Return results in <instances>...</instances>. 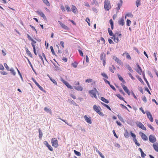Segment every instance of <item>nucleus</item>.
I'll use <instances>...</instances> for the list:
<instances>
[{
	"label": "nucleus",
	"mask_w": 158,
	"mask_h": 158,
	"mask_svg": "<svg viewBox=\"0 0 158 158\" xmlns=\"http://www.w3.org/2000/svg\"><path fill=\"white\" fill-rule=\"evenodd\" d=\"M47 147L48 148V149L51 151H52L53 150V148L51 147V146L49 144L48 145Z\"/></svg>",
	"instance_id": "obj_51"
},
{
	"label": "nucleus",
	"mask_w": 158,
	"mask_h": 158,
	"mask_svg": "<svg viewBox=\"0 0 158 158\" xmlns=\"http://www.w3.org/2000/svg\"><path fill=\"white\" fill-rule=\"evenodd\" d=\"M52 145L56 148H57L58 146V141L56 138H53L52 139Z\"/></svg>",
	"instance_id": "obj_4"
},
{
	"label": "nucleus",
	"mask_w": 158,
	"mask_h": 158,
	"mask_svg": "<svg viewBox=\"0 0 158 158\" xmlns=\"http://www.w3.org/2000/svg\"><path fill=\"white\" fill-rule=\"evenodd\" d=\"M120 2L118 3V7L116 8V9L118 10H119L121 7L122 6V4H123V1L122 0H120Z\"/></svg>",
	"instance_id": "obj_16"
},
{
	"label": "nucleus",
	"mask_w": 158,
	"mask_h": 158,
	"mask_svg": "<svg viewBox=\"0 0 158 158\" xmlns=\"http://www.w3.org/2000/svg\"><path fill=\"white\" fill-rule=\"evenodd\" d=\"M142 99L143 101V102L145 103L147 101L146 98L145 96H143V97L142 98Z\"/></svg>",
	"instance_id": "obj_56"
},
{
	"label": "nucleus",
	"mask_w": 158,
	"mask_h": 158,
	"mask_svg": "<svg viewBox=\"0 0 158 158\" xmlns=\"http://www.w3.org/2000/svg\"><path fill=\"white\" fill-rule=\"evenodd\" d=\"M26 51V53L30 57L32 58V56L31 53V52L29 51L28 48H25Z\"/></svg>",
	"instance_id": "obj_27"
},
{
	"label": "nucleus",
	"mask_w": 158,
	"mask_h": 158,
	"mask_svg": "<svg viewBox=\"0 0 158 158\" xmlns=\"http://www.w3.org/2000/svg\"><path fill=\"white\" fill-rule=\"evenodd\" d=\"M89 92L91 97H94L96 99L97 98L96 94H99L96 88H94L92 90H89Z\"/></svg>",
	"instance_id": "obj_1"
},
{
	"label": "nucleus",
	"mask_w": 158,
	"mask_h": 158,
	"mask_svg": "<svg viewBox=\"0 0 158 158\" xmlns=\"http://www.w3.org/2000/svg\"><path fill=\"white\" fill-rule=\"evenodd\" d=\"M50 49H51V51H52V53L53 55H55V52H54V50L53 47L52 46H51L50 47Z\"/></svg>",
	"instance_id": "obj_48"
},
{
	"label": "nucleus",
	"mask_w": 158,
	"mask_h": 158,
	"mask_svg": "<svg viewBox=\"0 0 158 158\" xmlns=\"http://www.w3.org/2000/svg\"><path fill=\"white\" fill-rule=\"evenodd\" d=\"M93 2H94V4H95V5L96 6H98L99 4H98V2L96 0H94Z\"/></svg>",
	"instance_id": "obj_54"
},
{
	"label": "nucleus",
	"mask_w": 158,
	"mask_h": 158,
	"mask_svg": "<svg viewBox=\"0 0 158 158\" xmlns=\"http://www.w3.org/2000/svg\"><path fill=\"white\" fill-rule=\"evenodd\" d=\"M61 81L67 86V87L70 89H73V87L71 85H70L68 82L64 81L62 79H61Z\"/></svg>",
	"instance_id": "obj_10"
},
{
	"label": "nucleus",
	"mask_w": 158,
	"mask_h": 158,
	"mask_svg": "<svg viewBox=\"0 0 158 158\" xmlns=\"http://www.w3.org/2000/svg\"><path fill=\"white\" fill-rule=\"evenodd\" d=\"M85 21L87 22L89 25L90 26V19H89V18H87L86 19Z\"/></svg>",
	"instance_id": "obj_47"
},
{
	"label": "nucleus",
	"mask_w": 158,
	"mask_h": 158,
	"mask_svg": "<svg viewBox=\"0 0 158 158\" xmlns=\"http://www.w3.org/2000/svg\"><path fill=\"white\" fill-rule=\"evenodd\" d=\"M125 131V132L124 134V136L125 137L127 138L128 137L129 134L127 130H126Z\"/></svg>",
	"instance_id": "obj_40"
},
{
	"label": "nucleus",
	"mask_w": 158,
	"mask_h": 158,
	"mask_svg": "<svg viewBox=\"0 0 158 158\" xmlns=\"http://www.w3.org/2000/svg\"><path fill=\"white\" fill-rule=\"evenodd\" d=\"M17 69L18 73L19 74V76H20V77H21L22 81H23V77H22V75H21V74L20 73L18 69L17 68Z\"/></svg>",
	"instance_id": "obj_45"
},
{
	"label": "nucleus",
	"mask_w": 158,
	"mask_h": 158,
	"mask_svg": "<svg viewBox=\"0 0 158 158\" xmlns=\"http://www.w3.org/2000/svg\"><path fill=\"white\" fill-rule=\"evenodd\" d=\"M139 134L141 135L144 141L147 140L148 139V138L146 135L144 134L142 132H140Z\"/></svg>",
	"instance_id": "obj_12"
},
{
	"label": "nucleus",
	"mask_w": 158,
	"mask_h": 158,
	"mask_svg": "<svg viewBox=\"0 0 158 158\" xmlns=\"http://www.w3.org/2000/svg\"><path fill=\"white\" fill-rule=\"evenodd\" d=\"M131 21L128 19H127V26H130L131 24Z\"/></svg>",
	"instance_id": "obj_46"
},
{
	"label": "nucleus",
	"mask_w": 158,
	"mask_h": 158,
	"mask_svg": "<svg viewBox=\"0 0 158 158\" xmlns=\"http://www.w3.org/2000/svg\"><path fill=\"white\" fill-rule=\"evenodd\" d=\"M136 65L138 67V69L136 71L139 74L141 75L142 72V69L138 64L137 63Z\"/></svg>",
	"instance_id": "obj_15"
},
{
	"label": "nucleus",
	"mask_w": 158,
	"mask_h": 158,
	"mask_svg": "<svg viewBox=\"0 0 158 158\" xmlns=\"http://www.w3.org/2000/svg\"><path fill=\"white\" fill-rule=\"evenodd\" d=\"M11 73L13 74V75L15 76L16 74V73L14 71V69L13 68H11L10 70Z\"/></svg>",
	"instance_id": "obj_34"
},
{
	"label": "nucleus",
	"mask_w": 158,
	"mask_h": 158,
	"mask_svg": "<svg viewBox=\"0 0 158 158\" xmlns=\"http://www.w3.org/2000/svg\"><path fill=\"white\" fill-rule=\"evenodd\" d=\"M98 153L99 155L102 158H105L104 156H103L100 151H98Z\"/></svg>",
	"instance_id": "obj_55"
},
{
	"label": "nucleus",
	"mask_w": 158,
	"mask_h": 158,
	"mask_svg": "<svg viewBox=\"0 0 158 158\" xmlns=\"http://www.w3.org/2000/svg\"><path fill=\"white\" fill-rule=\"evenodd\" d=\"M104 7L105 10L108 11L111 8V6L110 1L105 0L104 2Z\"/></svg>",
	"instance_id": "obj_2"
},
{
	"label": "nucleus",
	"mask_w": 158,
	"mask_h": 158,
	"mask_svg": "<svg viewBox=\"0 0 158 158\" xmlns=\"http://www.w3.org/2000/svg\"><path fill=\"white\" fill-rule=\"evenodd\" d=\"M126 58L128 60H131V58L130 56L129 55L128 53H127L126 54Z\"/></svg>",
	"instance_id": "obj_42"
},
{
	"label": "nucleus",
	"mask_w": 158,
	"mask_h": 158,
	"mask_svg": "<svg viewBox=\"0 0 158 158\" xmlns=\"http://www.w3.org/2000/svg\"><path fill=\"white\" fill-rule=\"evenodd\" d=\"M4 65L7 70H8V71L10 70L9 67L7 65V64L6 63H4Z\"/></svg>",
	"instance_id": "obj_49"
},
{
	"label": "nucleus",
	"mask_w": 158,
	"mask_h": 158,
	"mask_svg": "<svg viewBox=\"0 0 158 158\" xmlns=\"http://www.w3.org/2000/svg\"><path fill=\"white\" fill-rule=\"evenodd\" d=\"M126 68L127 69L131 72L133 73V71L129 65L127 64L126 65Z\"/></svg>",
	"instance_id": "obj_24"
},
{
	"label": "nucleus",
	"mask_w": 158,
	"mask_h": 158,
	"mask_svg": "<svg viewBox=\"0 0 158 158\" xmlns=\"http://www.w3.org/2000/svg\"><path fill=\"white\" fill-rule=\"evenodd\" d=\"M118 118L119 119V120L122 122L123 121V118L120 115H118Z\"/></svg>",
	"instance_id": "obj_53"
},
{
	"label": "nucleus",
	"mask_w": 158,
	"mask_h": 158,
	"mask_svg": "<svg viewBox=\"0 0 158 158\" xmlns=\"http://www.w3.org/2000/svg\"><path fill=\"white\" fill-rule=\"evenodd\" d=\"M84 118L87 123L90 124L92 123V122L91 117H88L86 115H85L84 116Z\"/></svg>",
	"instance_id": "obj_8"
},
{
	"label": "nucleus",
	"mask_w": 158,
	"mask_h": 158,
	"mask_svg": "<svg viewBox=\"0 0 158 158\" xmlns=\"http://www.w3.org/2000/svg\"><path fill=\"white\" fill-rule=\"evenodd\" d=\"M116 96L121 100H124V98L120 94H118L116 95Z\"/></svg>",
	"instance_id": "obj_38"
},
{
	"label": "nucleus",
	"mask_w": 158,
	"mask_h": 158,
	"mask_svg": "<svg viewBox=\"0 0 158 158\" xmlns=\"http://www.w3.org/2000/svg\"><path fill=\"white\" fill-rule=\"evenodd\" d=\"M101 75L105 78L108 79V77L107 76V75L105 73H101Z\"/></svg>",
	"instance_id": "obj_43"
},
{
	"label": "nucleus",
	"mask_w": 158,
	"mask_h": 158,
	"mask_svg": "<svg viewBox=\"0 0 158 158\" xmlns=\"http://www.w3.org/2000/svg\"><path fill=\"white\" fill-rule=\"evenodd\" d=\"M60 8L63 12L65 11L63 5H61L60 6Z\"/></svg>",
	"instance_id": "obj_59"
},
{
	"label": "nucleus",
	"mask_w": 158,
	"mask_h": 158,
	"mask_svg": "<svg viewBox=\"0 0 158 158\" xmlns=\"http://www.w3.org/2000/svg\"><path fill=\"white\" fill-rule=\"evenodd\" d=\"M93 81V80L91 79H87L85 80V82L88 83H90Z\"/></svg>",
	"instance_id": "obj_50"
},
{
	"label": "nucleus",
	"mask_w": 158,
	"mask_h": 158,
	"mask_svg": "<svg viewBox=\"0 0 158 158\" xmlns=\"http://www.w3.org/2000/svg\"><path fill=\"white\" fill-rule=\"evenodd\" d=\"M133 139L134 142L138 146H140V144L138 143L137 140L136 138H134Z\"/></svg>",
	"instance_id": "obj_31"
},
{
	"label": "nucleus",
	"mask_w": 158,
	"mask_h": 158,
	"mask_svg": "<svg viewBox=\"0 0 158 158\" xmlns=\"http://www.w3.org/2000/svg\"><path fill=\"white\" fill-rule=\"evenodd\" d=\"M73 87L75 89L78 91H81L83 90V88L81 86H73Z\"/></svg>",
	"instance_id": "obj_20"
},
{
	"label": "nucleus",
	"mask_w": 158,
	"mask_h": 158,
	"mask_svg": "<svg viewBox=\"0 0 158 158\" xmlns=\"http://www.w3.org/2000/svg\"><path fill=\"white\" fill-rule=\"evenodd\" d=\"M128 74L129 75V77L131 78L132 79L135 80V78L134 77L132 76V75L131 73H129Z\"/></svg>",
	"instance_id": "obj_60"
},
{
	"label": "nucleus",
	"mask_w": 158,
	"mask_h": 158,
	"mask_svg": "<svg viewBox=\"0 0 158 158\" xmlns=\"http://www.w3.org/2000/svg\"><path fill=\"white\" fill-rule=\"evenodd\" d=\"M116 69V68L114 65H112L111 67H109V70L112 73L114 72L113 70Z\"/></svg>",
	"instance_id": "obj_26"
},
{
	"label": "nucleus",
	"mask_w": 158,
	"mask_h": 158,
	"mask_svg": "<svg viewBox=\"0 0 158 158\" xmlns=\"http://www.w3.org/2000/svg\"><path fill=\"white\" fill-rule=\"evenodd\" d=\"M108 33H109V35L110 36H113V33L112 31L110 30V28H108Z\"/></svg>",
	"instance_id": "obj_32"
},
{
	"label": "nucleus",
	"mask_w": 158,
	"mask_h": 158,
	"mask_svg": "<svg viewBox=\"0 0 158 158\" xmlns=\"http://www.w3.org/2000/svg\"><path fill=\"white\" fill-rule=\"evenodd\" d=\"M140 0H136V5L137 7L140 5Z\"/></svg>",
	"instance_id": "obj_37"
},
{
	"label": "nucleus",
	"mask_w": 158,
	"mask_h": 158,
	"mask_svg": "<svg viewBox=\"0 0 158 158\" xmlns=\"http://www.w3.org/2000/svg\"><path fill=\"white\" fill-rule=\"evenodd\" d=\"M101 100L103 102H105V103H108L109 102V101L106 99L105 98H104L102 97L101 98Z\"/></svg>",
	"instance_id": "obj_29"
},
{
	"label": "nucleus",
	"mask_w": 158,
	"mask_h": 158,
	"mask_svg": "<svg viewBox=\"0 0 158 158\" xmlns=\"http://www.w3.org/2000/svg\"><path fill=\"white\" fill-rule=\"evenodd\" d=\"M143 79H144V80L145 81V82H146L148 86V87L149 88V89H150V85H149V83H148V82L147 79L145 78V75H144V72L143 73Z\"/></svg>",
	"instance_id": "obj_22"
},
{
	"label": "nucleus",
	"mask_w": 158,
	"mask_h": 158,
	"mask_svg": "<svg viewBox=\"0 0 158 158\" xmlns=\"http://www.w3.org/2000/svg\"><path fill=\"white\" fill-rule=\"evenodd\" d=\"M50 79L54 84L57 85V83L55 79H52L51 77H50Z\"/></svg>",
	"instance_id": "obj_39"
},
{
	"label": "nucleus",
	"mask_w": 158,
	"mask_h": 158,
	"mask_svg": "<svg viewBox=\"0 0 158 158\" xmlns=\"http://www.w3.org/2000/svg\"><path fill=\"white\" fill-rule=\"evenodd\" d=\"M122 86V87L123 89L127 93L128 95H130V92L129 90V89L127 88V87L125 86L123 84H121Z\"/></svg>",
	"instance_id": "obj_9"
},
{
	"label": "nucleus",
	"mask_w": 158,
	"mask_h": 158,
	"mask_svg": "<svg viewBox=\"0 0 158 158\" xmlns=\"http://www.w3.org/2000/svg\"><path fill=\"white\" fill-rule=\"evenodd\" d=\"M74 152L75 153V154L77 156H80L81 155V153L78 152H77V151H76V150H74Z\"/></svg>",
	"instance_id": "obj_36"
},
{
	"label": "nucleus",
	"mask_w": 158,
	"mask_h": 158,
	"mask_svg": "<svg viewBox=\"0 0 158 158\" xmlns=\"http://www.w3.org/2000/svg\"><path fill=\"white\" fill-rule=\"evenodd\" d=\"M106 54L103 52L102 53L100 56V59L102 60H105Z\"/></svg>",
	"instance_id": "obj_23"
},
{
	"label": "nucleus",
	"mask_w": 158,
	"mask_h": 158,
	"mask_svg": "<svg viewBox=\"0 0 158 158\" xmlns=\"http://www.w3.org/2000/svg\"><path fill=\"white\" fill-rule=\"evenodd\" d=\"M118 78L120 81H122L123 79V77L118 74H117Z\"/></svg>",
	"instance_id": "obj_52"
},
{
	"label": "nucleus",
	"mask_w": 158,
	"mask_h": 158,
	"mask_svg": "<svg viewBox=\"0 0 158 158\" xmlns=\"http://www.w3.org/2000/svg\"><path fill=\"white\" fill-rule=\"evenodd\" d=\"M71 65L75 68H76L77 67V63L76 62H74L72 63Z\"/></svg>",
	"instance_id": "obj_35"
},
{
	"label": "nucleus",
	"mask_w": 158,
	"mask_h": 158,
	"mask_svg": "<svg viewBox=\"0 0 158 158\" xmlns=\"http://www.w3.org/2000/svg\"><path fill=\"white\" fill-rule=\"evenodd\" d=\"M58 23L63 28L66 30L69 29V28L65 25L62 23L60 21H59Z\"/></svg>",
	"instance_id": "obj_13"
},
{
	"label": "nucleus",
	"mask_w": 158,
	"mask_h": 158,
	"mask_svg": "<svg viewBox=\"0 0 158 158\" xmlns=\"http://www.w3.org/2000/svg\"><path fill=\"white\" fill-rule=\"evenodd\" d=\"M141 157L142 158H144L146 156V154H145L143 152H141Z\"/></svg>",
	"instance_id": "obj_57"
},
{
	"label": "nucleus",
	"mask_w": 158,
	"mask_h": 158,
	"mask_svg": "<svg viewBox=\"0 0 158 158\" xmlns=\"http://www.w3.org/2000/svg\"><path fill=\"white\" fill-rule=\"evenodd\" d=\"M113 59L117 63L121 65L123 64L122 62L121 61L119 60V59L115 56H114Z\"/></svg>",
	"instance_id": "obj_14"
},
{
	"label": "nucleus",
	"mask_w": 158,
	"mask_h": 158,
	"mask_svg": "<svg viewBox=\"0 0 158 158\" xmlns=\"http://www.w3.org/2000/svg\"><path fill=\"white\" fill-rule=\"evenodd\" d=\"M149 141L152 143H155L156 141V139L155 136L152 135H149Z\"/></svg>",
	"instance_id": "obj_6"
},
{
	"label": "nucleus",
	"mask_w": 158,
	"mask_h": 158,
	"mask_svg": "<svg viewBox=\"0 0 158 158\" xmlns=\"http://www.w3.org/2000/svg\"><path fill=\"white\" fill-rule=\"evenodd\" d=\"M137 77L139 80L143 85L144 84V83L142 80V79L139 76H136Z\"/></svg>",
	"instance_id": "obj_33"
},
{
	"label": "nucleus",
	"mask_w": 158,
	"mask_h": 158,
	"mask_svg": "<svg viewBox=\"0 0 158 158\" xmlns=\"http://www.w3.org/2000/svg\"><path fill=\"white\" fill-rule=\"evenodd\" d=\"M43 2L47 6H50V4L48 0H42Z\"/></svg>",
	"instance_id": "obj_30"
},
{
	"label": "nucleus",
	"mask_w": 158,
	"mask_h": 158,
	"mask_svg": "<svg viewBox=\"0 0 158 158\" xmlns=\"http://www.w3.org/2000/svg\"><path fill=\"white\" fill-rule=\"evenodd\" d=\"M27 37L29 40L31 41L33 39L28 34H27Z\"/></svg>",
	"instance_id": "obj_62"
},
{
	"label": "nucleus",
	"mask_w": 158,
	"mask_h": 158,
	"mask_svg": "<svg viewBox=\"0 0 158 158\" xmlns=\"http://www.w3.org/2000/svg\"><path fill=\"white\" fill-rule=\"evenodd\" d=\"M153 147L155 150L158 152V143H156L153 144Z\"/></svg>",
	"instance_id": "obj_17"
},
{
	"label": "nucleus",
	"mask_w": 158,
	"mask_h": 158,
	"mask_svg": "<svg viewBox=\"0 0 158 158\" xmlns=\"http://www.w3.org/2000/svg\"><path fill=\"white\" fill-rule=\"evenodd\" d=\"M119 91L123 95H125V93L122 89H119Z\"/></svg>",
	"instance_id": "obj_61"
},
{
	"label": "nucleus",
	"mask_w": 158,
	"mask_h": 158,
	"mask_svg": "<svg viewBox=\"0 0 158 158\" xmlns=\"http://www.w3.org/2000/svg\"><path fill=\"white\" fill-rule=\"evenodd\" d=\"M44 110L47 113H49L50 114H52V111L51 109H48L47 107H45L44 108Z\"/></svg>",
	"instance_id": "obj_25"
},
{
	"label": "nucleus",
	"mask_w": 158,
	"mask_h": 158,
	"mask_svg": "<svg viewBox=\"0 0 158 158\" xmlns=\"http://www.w3.org/2000/svg\"><path fill=\"white\" fill-rule=\"evenodd\" d=\"M92 10L94 12L96 13H97L98 12L97 9L96 8L93 7L92 8Z\"/></svg>",
	"instance_id": "obj_64"
},
{
	"label": "nucleus",
	"mask_w": 158,
	"mask_h": 158,
	"mask_svg": "<svg viewBox=\"0 0 158 158\" xmlns=\"http://www.w3.org/2000/svg\"><path fill=\"white\" fill-rule=\"evenodd\" d=\"M99 108H100V106L98 107L96 105H94L93 106V109L96 112H97L99 115L102 116H104L103 114L100 111Z\"/></svg>",
	"instance_id": "obj_3"
},
{
	"label": "nucleus",
	"mask_w": 158,
	"mask_h": 158,
	"mask_svg": "<svg viewBox=\"0 0 158 158\" xmlns=\"http://www.w3.org/2000/svg\"><path fill=\"white\" fill-rule=\"evenodd\" d=\"M146 114L148 117L150 121L151 122H153V119L151 113L150 112L147 111H146Z\"/></svg>",
	"instance_id": "obj_7"
},
{
	"label": "nucleus",
	"mask_w": 158,
	"mask_h": 158,
	"mask_svg": "<svg viewBox=\"0 0 158 158\" xmlns=\"http://www.w3.org/2000/svg\"><path fill=\"white\" fill-rule=\"evenodd\" d=\"M118 23L119 24L122 26H123L124 25V20L123 18H121L120 20L118 21Z\"/></svg>",
	"instance_id": "obj_19"
},
{
	"label": "nucleus",
	"mask_w": 158,
	"mask_h": 158,
	"mask_svg": "<svg viewBox=\"0 0 158 158\" xmlns=\"http://www.w3.org/2000/svg\"><path fill=\"white\" fill-rule=\"evenodd\" d=\"M36 85L39 87L40 90L43 91H44L45 90L43 89V87L40 86L38 83Z\"/></svg>",
	"instance_id": "obj_41"
},
{
	"label": "nucleus",
	"mask_w": 158,
	"mask_h": 158,
	"mask_svg": "<svg viewBox=\"0 0 158 158\" xmlns=\"http://www.w3.org/2000/svg\"><path fill=\"white\" fill-rule=\"evenodd\" d=\"M148 126L151 129H152V131L154 130V129L153 127L150 124H148Z\"/></svg>",
	"instance_id": "obj_58"
},
{
	"label": "nucleus",
	"mask_w": 158,
	"mask_h": 158,
	"mask_svg": "<svg viewBox=\"0 0 158 158\" xmlns=\"http://www.w3.org/2000/svg\"><path fill=\"white\" fill-rule=\"evenodd\" d=\"M4 69V68L3 65L1 64H0V70H3Z\"/></svg>",
	"instance_id": "obj_63"
},
{
	"label": "nucleus",
	"mask_w": 158,
	"mask_h": 158,
	"mask_svg": "<svg viewBox=\"0 0 158 158\" xmlns=\"http://www.w3.org/2000/svg\"><path fill=\"white\" fill-rule=\"evenodd\" d=\"M72 10L75 14L77 13L78 11L76 7L73 5L72 6Z\"/></svg>",
	"instance_id": "obj_18"
},
{
	"label": "nucleus",
	"mask_w": 158,
	"mask_h": 158,
	"mask_svg": "<svg viewBox=\"0 0 158 158\" xmlns=\"http://www.w3.org/2000/svg\"><path fill=\"white\" fill-rule=\"evenodd\" d=\"M65 7L67 12H69L70 11V8L68 5H66Z\"/></svg>",
	"instance_id": "obj_44"
},
{
	"label": "nucleus",
	"mask_w": 158,
	"mask_h": 158,
	"mask_svg": "<svg viewBox=\"0 0 158 158\" xmlns=\"http://www.w3.org/2000/svg\"><path fill=\"white\" fill-rule=\"evenodd\" d=\"M117 34V33H116L113 36L114 37V41L116 43H118L119 41L118 39V37H116V34Z\"/></svg>",
	"instance_id": "obj_21"
},
{
	"label": "nucleus",
	"mask_w": 158,
	"mask_h": 158,
	"mask_svg": "<svg viewBox=\"0 0 158 158\" xmlns=\"http://www.w3.org/2000/svg\"><path fill=\"white\" fill-rule=\"evenodd\" d=\"M39 137L40 139H41L42 138L43 136V133L42 132V131L41 130V129L39 128Z\"/></svg>",
	"instance_id": "obj_28"
},
{
	"label": "nucleus",
	"mask_w": 158,
	"mask_h": 158,
	"mask_svg": "<svg viewBox=\"0 0 158 158\" xmlns=\"http://www.w3.org/2000/svg\"><path fill=\"white\" fill-rule=\"evenodd\" d=\"M36 12L39 15H40L41 17H43L44 19H46V17L45 16V15L44 14V13L43 12L41 11L37 10L36 11Z\"/></svg>",
	"instance_id": "obj_11"
},
{
	"label": "nucleus",
	"mask_w": 158,
	"mask_h": 158,
	"mask_svg": "<svg viewBox=\"0 0 158 158\" xmlns=\"http://www.w3.org/2000/svg\"><path fill=\"white\" fill-rule=\"evenodd\" d=\"M136 123L137 124V126L139 128L145 131L146 130V128L140 122H137Z\"/></svg>",
	"instance_id": "obj_5"
}]
</instances>
